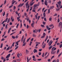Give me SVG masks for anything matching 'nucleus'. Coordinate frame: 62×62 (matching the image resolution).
I'll use <instances>...</instances> for the list:
<instances>
[{
  "instance_id": "nucleus-9",
  "label": "nucleus",
  "mask_w": 62,
  "mask_h": 62,
  "mask_svg": "<svg viewBox=\"0 0 62 62\" xmlns=\"http://www.w3.org/2000/svg\"><path fill=\"white\" fill-rule=\"evenodd\" d=\"M16 2V1H14V0H13L12 1V3L11 4V5H13Z\"/></svg>"
},
{
  "instance_id": "nucleus-21",
  "label": "nucleus",
  "mask_w": 62,
  "mask_h": 62,
  "mask_svg": "<svg viewBox=\"0 0 62 62\" xmlns=\"http://www.w3.org/2000/svg\"><path fill=\"white\" fill-rule=\"evenodd\" d=\"M10 48V46H9L7 48V49H6V51H8V50H9Z\"/></svg>"
},
{
  "instance_id": "nucleus-34",
  "label": "nucleus",
  "mask_w": 62,
  "mask_h": 62,
  "mask_svg": "<svg viewBox=\"0 0 62 62\" xmlns=\"http://www.w3.org/2000/svg\"><path fill=\"white\" fill-rule=\"evenodd\" d=\"M27 16H26V18H27V21H28V20H29V17H27Z\"/></svg>"
},
{
  "instance_id": "nucleus-27",
  "label": "nucleus",
  "mask_w": 62,
  "mask_h": 62,
  "mask_svg": "<svg viewBox=\"0 0 62 62\" xmlns=\"http://www.w3.org/2000/svg\"><path fill=\"white\" fill-rule=\"evenodd\" d=\"M8 24H7L5 26V28L7 29L8 28Z\"/></svg>"
},
{
  "instance_id": "nucleus-22",
  "label": "nucleus",
  "mask_w": 62,
  "mask_h": 62,
  "mask_svg": "<svg viewBox=\"0 0 62 62\" xmlns=\"http://www.w3.org/2000/svg\"><path fill=\"white\" fill-rule=\"evenodd\" d=\"M43 15L44 16V17H46V14H45V13H43Z\"/></svg>"
},
{
  "instance_id": "nucleus-60",
  "label": "nucleus",
  "mask_w": 62,
  "mask_h": 62,
  "mask_svg": "<svg viewBox=\"0 0 62 62\" xmlns=\"http://www.w3.org/2000/svg\"><path fill=\"white\" fill-rule=\"evenodd\" d=\"M46 27L47 29H48V28H49V26H48V25L46 26Z\"/></svg>"
},
{
  "instance_id": "nucleus-42",
  "label": "nucleus",
  "mask_w": 62,
  "mask_h": 62,
  "mask_svg": "<svg viewBox=\"0 0 62 62\" xmlns=\"http://www.w3.org/2000/svg\"><path fill=\"white\" fill-rule=\"evenodd\" d=\"M7 2V1L6 0H5L4 1V4L5 5V4H6V3Z\"/></svg>"
},
{
  "instance_id": "nucleus-20",
  "label": "nucleus",
  "mask_w": 62,
  "mask_h": 62,
  "mask_svg": "<svg viewBox=\"0 0 62 62\" xmlns=\"http://www.w3.org/2000/svg\"><path fill=\"white\" fill-rule=\"evenodd\" d=\"M32 36L33 37H36V35L35 34V33H34L32 35Z\"/></svg>"
},
{
  "instance_id": "nucleus-50",
  "label": "nucleus",
  "mask_w": 62,
  "mask_h": 62,
  "mask_svg": "<svg viewBox=\"0 0 62 62\" xmlns=\"http://www.w3.org/2000/svg\"><path fill=\"white\" fill-rule=\"evenodd\" d=\"M57 22L58 23H59V22H60V20H59V18L58 19Z\"/></svg>"
},
{
  "instance_id": "nucleus-58",
  "label": "nucleus",
  "mask_w": 62,
  "mask_h": 62,
  "mask_svg": "<svg viewBox=\"0 0 62 62\" xmlns=\"http://www.w3.org/2000/svg\"><path fill=\"white\" fill-rule=\"evenodd\" d=\"M28 28H29V25H27V29H28Z\"/></svg>"
},
{
  "instance_id": "nucleus-54",
  "label": "nucleus",
  "mask_w": 62,
  "mask_h": 62,
  "mask_svg": "<svg viewBox=\"0 0 62 62\" xmlns=\"http://www.w3.org/2000/svg\"><path fill=\"white\" fill-rule=\"evenodd\" d=\"M32 42L31 41L30 42V46H31V44H32Z\"/></svg>"
},
{
  "instance_id": "nucleus-10",
  "label": "nucleus",
  "mask_w": 62,
  "mask_h": 62,
  "mask_svg": "<svg viewBox=\"0 0 62 62\" xmlns=\"http://www.w3.org/2000/svg\"><path fill=\"white\" fill-rule=\"evenodd\" d=\"M53 45L50 46H49L48 47V49H49V50H50L53 47Z\"/></svg>"
},
{
  "instance_id": "nucleus-5",
  "label": "nucleus",
  "mask_w": 62,
  "mask_h": 62,
  "mask_svg": "<svg viewBox=\"0 0 62 62\" xmlns=\"http://www.w3.org/2000/svg\"><path fill=\"white\" fill-rule=\"evenodd\" d=\"M37 6H37V4H35L33 6L34 8H33V9H35V10L36 9V7H37Z\"/></svg>"
},
{
  "instance_id": "nucleus-31",
  "label": "nucleus",
  "mask_w": 62,
  "mask_h": 62,
  "mask_svg": "<svg viewBox=\"0 0 62 62\" xmlns=\"http://www.w3.org/2000/svg\"><path fill=\"white\" fill-rule=\"evenodd\" d=\"M19 23H18L17 24L16 26V28H18V27L19 26Z\"/></svg>"
},
{
  "instance_id": "nucleus-17",
  "label": "nucleus",
  "mask_w": 62,
  "mask_h": 62,
  "mask_svg": "<svg viewBox=\"0 0 62 62\" xmlns=\"http://www.w3.org/2000/svg\"><path fill=\"white\" fill-rule=\"evenodd\" d=\"M23 37H24V36L23 35V37L21 39V41H23Z\"/></svg>"
},
{
  "instance_id": "nucleus-40",
  "label": "nucleus",
  "mask_w": 62,
  "mask_h": 62,
  "mask_svg": "<svg viewBox=\"0 0 62 62\" xmlns=\"http://www.w3.org/2000/svg\"><path fill=\"white\" fill-rule=\"evenodd\" d=\"M16 8V7H15V6H14V10H15V9Z\"/></svg>"
},
{
  "instance_id": "nucleus-56",
  "label": "nucleus",
  "mask_w": 62,
  "mask_h": 62,
  "mask_svg": "<svg viewBox=\"0 0 62 62\" xmlns=\"http://www.w3.org/2000/svg\"><path fill=\"white\" fill-rule=\"evenodd\" d=\"M38 61H41V59H39L37 60Z\"/></svg>"
},
{
  "instance_id": "nucleus-57",
  "label": "nucleus",
  "mask_w": 62,
  "mask_h": 62,
  "mask_svg": "<svg viewBox=\"0 0 62 62\" xmlns=\"http://www.w3.org/2000/svg\"><path fill=\"white\" fill-rule=\"evenodd\" d=\"M39 4H40V3L39 2L38 4H37V6H39Z\"/></svg>"
},
{
  "instance_id": "nucleus-1",
  "label": "nucleus",
  "mask_w": 62,
  "mask_h": 62,
  "mask_svg": "<svg viewBox=\"0 0 62 62\" xmlns=\"http://www.w3.org/2000/svg\"><path fill=\"white\" fill-rule=\"evenodd\" d=\"M56 50V48H54V49H51V54H55L56 53V51H54Z\"/></svg>"
},
{
  "instance_id": "nucleus-29",
  "label": "nucleus",
  "mask_w": 62,
  "mask_h": 62,
  "mask_svg": "<svg viewBox=\"0 0 62 62\" xmlns=\"http://www.w3.org/2000/svg\"><path fill=\"white\" fill-rule=\"evenodd\" d=\"M62 52H61V53H60L59 55H58V57H60V55H61L62 54Z\"/></svg>"
},
{
  "instance_id": "nucleus-12",
  "label": "nucleus",
  "mask_w": 62,
  "mask_h": 62,
  "mask_svg": "<svg viewBox=\"0 0 62 62\" xmlns=\"http://www.w3.org/2000/svg\"><path fill=\"white\" fill-rule=\"evenodd\" d=\"M15 46L16 47V48L15 49V50H17V49L18 48V47H19V46H17V45H15Z\"/></svg>"
},
{
  "instance_id": "nucleus-25",
  "label": "nucleus",
  "mask_w": 62,
  "mask_h": 62,
  "mask_svg": "<svg viewBox=\"0 0 62 62\" xmlns=\"http://www.w3.org/2000/svg\"><path fill=\"white\" fill-rule=\"evenodd\" d=\"M41 26L42 27L44 28L45 27V26H44V25L42 24L41 25Z\"/></svg>"
},
{
  "instance_id": "nucleus-2",
  "label": "nucleus",
  "mask_w": 62,
  "mask_h": 62,
  "mask_svg": "<svg viewBox=\"0 0 62 62\" xmlns=\"http://www.w3.org/2000/svg\"><path fill=\"white\" fill-rule=\"evenodd\" d=\"M59 26L60 27L61 29L62 28V22H60L59 23Z\"/></svg>"
},
{
  "instance_id": "nucleus-41",
  "label": "nucleus",
  "mask_w": 62,
  "mask_h": 62,
  "mask_svg": "<svg viewBox=\"0 0 62 62\" xmlns=\"http://www.w3.org/2000/svg\"><path fill=\"white\" fill-rule=\"evenodd\" d=\"M15 13H16V15H18V11H16V12H15Z\"/></svg>"
},
{
  "instance_id": "nucleus-62",
  "label": "nucleus",
  "mask_w": 62,
  "mask_h": 62,
  "mask_svg": "<svg viewBox=\"0 0 62 62\" xmlns=\"http://www.w3.org/2000/svg\"><path fill=\"white\" fill-rule=\"evenodd\" d=\"M41 51H42V49H40L39 50V52H41Z\"/></svg>"
},
{
  "instance_id": "nucleus-30",
  "label": "nucleus",
  "mask_w": 62,
  "mask_h": 62,
  "mask_svg": "<svg viewBox=\"0 0 62 62\" xmlns=\"http://www.w3.org/2000/svg\"><path fill=\"white\" fill-rule=\"evenodd\" d=\"M25 42V39H24V40H23V43H24Z\"/></svg>"
},
{
  "instance_id": "nucleus-51",
  "label": "nucleus",
  "mask_w": 62,
  "mask_h": 62,
  "mask_svg": "<svg viewBox=\"0 0 62 62\" xmlns=\"http://www.w3.org/2000/svg\"><path fill=\"white\" fill-rule=\"evenodd\" d=\"M16 44L17 45H19V44H18V42H16Z\"/></svg>"
},
{
  "instance_id": "nucleus-59",
  "label": "nucleus",
  "mask_w": 62,
  "mask_h": 62,
  "mask_svg": "<svg viewBox=\"0 0 62 62\" xmlns=\"http://www.w3.org/2000/svg\"><path fill=\"white\" fill-rule=\"evenodd\" d=\"M1 59L2 60H3V59H4V58L3 57V56H2L1 57Z\"/></svg>"
},
{
  "instance_id": "nucleus-4",
  "label": "nucleus",
  "mask_w": 62,
  "mask_h": 62,
  "mask_svg": "<svg viewBox=\"0 0 62 62\" xmlns=\"http://www.w3.org/2000/svg\"><path fill=\"white\" fill-rule=\"evenodd\" d=\"M8 20V18H7L5 20H4L3 21V22L2 23V24H3L4 23H5H5H6V22H7Z\"/></svg>"
},
{
  "instance_id": "nucleus-15",
  "label": "nucleus",
  "mask_w": 62,
  "mask_h": 62,
  "mask_svg": "<svg viewBox=\"0 0 62 62\" xmlns=\"http://www.w3.org/2000/svg\"><path fill=\"white\" fill-rule=\"evenodd\" d=\"M11 30V28H9L8 31V33H9V32H10V31Z\"/></svg>"
},
{
  "instance_id": "nucleus-52",
  "label": "nucleus",
  "mask_w": 62,
  "mask_h": 62,
  "mask_svg": "<svg viewBox=\"0 0 62 62\" xmlns=\"http://www.w3.org/2000/svg\"><path fill=\"white\" fill-rule=\"evenodd\" d=\"M46 23L45 22H43V24L44 25H45V23Z\"/></svg>"
},
{
  "instance_id": "nucleus-26",
  "label": "nucleus",
  "mask_w": 62,
  "mask_h": 62,
  "mask_svg": "<svg viewBox=\"0 0 62 62\" xmlns=\"http://www.w3.org/2000/svg\"><path fill=\"white\" fill-rule=\"evenodd\" d=\"M3 43H1V45L0 46V48H2V47H3Z\"/></svg>"
},
{
  "instance_id": "nucleus-43",
  "label": "nucleus",
  "mask_w": 62,
  "mask_h": 62,
  "mask_svg": "<svg viewBox=\"0 0 62 62\" xmlns=\"http://www.w3.org/2000/svg\"><path fill=\"white\" fill-rule=\"evenodd\" d=\"M62 47V44H61L60 45L59 47L60 48H61Z\"/></svg>"
},
{
  "instance_id": "nucleus-49",
  "label": "nucleus",
  "mask_w": 62,
  "mask_h": 62,
  "mask_svg": "<svg viewBox=\"0 0 62 62\" xmlns=\"http://www.w3.org/2000/svg\"><path fill=\"white\" fill-rule=\"evenodd\" d=\"M24 5V3H22V4L21 5V7H22L23 6V5Z\"/></svg>"
},
{
  "instance_id": "nucleus-53",
  "label": "nucleus",
  "mask_w": 62,
  "mask_h": 62,
  "mask_svg": "<svg viewBox=\"0 0 62 62\" xmlns=\"http://www.w3.org/2000/svg\"><path fill=\"white\" fill-rule=\"evenodd\" d=\"M33 60H34V61H36L37 60V59L35 58V59H33Z\"/></svg>"
},
{
  "instance_id": "nucleus-64",
  "label": "nucleus",
  "mask_w": 62,
  "mask_h": 62,
  "mask_svg": "<svg viewBox=\"0 0 62 62\" xmlns=\"http://www.w3.org/2000/svg\"><path fill=\"white\" fill-rule=\"evenodd\" d=\"M8 13H7L6 15V17H8Z\"/></svg>"
},
{
  "instance_id": "nucleus-61",
  "label": "nucleus",
  "mask_w": 62,
  "mask_h": 62,
  "mask_svg": "<svg viewBox=\"0 0 62 62\" xmlns=\"http://www.w3.org/2000/svg\"><path fill=\"white\" fill-rule=\"evenodd\" d=\"M12 7H13V5H12L10 6L9 7V8H12Z\"/></svg>"
},
{
  "instance_id": "nucleus-55",
  "label": "nucleus",
  "mask_w": 62,
  "mask_h": 62,
  "mask_svg": "<svg viewBox=\"0 0 62 62\" xmlns=\"http://www.w3.org/2000/svg\"><path fill=\"white\" fill-rule=\"evenodd\" d=\"M52 18H49V20L50 21V22L51 21V20H52Z\"/></svg>"
},
{
  "instance_id": "nucleus-3",
  "label": "nucleus",
  "mask_w": 62,
  "mask_h": 62,
  "mask_svg": "<svg viewBox=\"0 0 62 62\" xmlns=\"http://www.w3.org/2000/svg\"><path fill=\"white\" fill-rule=\"evenodd\" d=\"M29 1H27V3H26L25 4V6H28V7L27 8H29V7H30V6H29V4H28V2Z\"/></svg>"
},
{
  "instance_id": "nucleus-32",
  "label": "nucleus",
  "mask_w": 62,
  "mask_h": 62,
  "mask_svg": "<svg viewBox=\"0 0 62 62\" xmlns=\"http://www.w3.org/2000/svg\"><path fill=\"white\" fill-rule=\"evenodd\" d=\"M17 57H18V58H19V57H20V56H19V53L18 54L17 56Z\"/></svg>"
},
{
  "instance_id": "nucleus-14",
  "label": "nucleus",
  "mask_w": 62,
  "mask_h": 62,
  "mask_svg": "<svg viewBox=\"0 0 62 62\" xmlns=\"http://www.w3.org/2000/svg\"><path fill=\"white\" fill-rule=\"evenodd\" d=\"M29 53V51H28V50H27L26 49V54H28Z\"/></svg>"
},
{
  "instance_id": "nucleus-35",
  "label": "nucleus",
  "mask_w": 62,
  "mask_h": 62,
  "mask_svg": "<svg viewBox=\"0 0 62 62\" xmlns=\"http://www.w3.org/2000/svg\"><path fill=\"white\" fill-rule=\"evenodd\" d=\"M12 39H14L15 38V36H12Z\"/></svg>"
},
{
  "instance_id": "nucleus-16",
  "label": "nucleus",
  "mask_w": 62,
  "mask_h": 62,
  "mask_svg": "<svg viewBox=\"0 0 62 62\" xmlns=\"http://www.w3.org/2000/svg\"><path fill=\"white\" fill-rule=\"evenodd\" d=\"M58 4L59 5H60V4H61V1L60 0L59 2H58Z\"/></svg>"
},
{
  "instance_id": "nucleus-38",
  "label": "nucleus",
  "mask_w": 62,
  "mask_h": 62,
  "mask_svg": "<svg viewBox=\"0 0 62 62\" xmlns=\"http://www.w3.org/2000/svg\"><path fill=\"white\" fill-rule=\"evenodd\" d=\"M12 51H13V50H12H12H10V51H9L8 53H11V52Z\"/></svg>"
},
{
  "instance_id": "nucleus-47",
  "label": "nucleus",
  "mask_w": 62,
  "mask_h": 62,
  "mask_svg": "<svg viewBox=\"0 0 62 62\" xmlns=\"http://www.w3.org/2000/svg\"><path fill=\"white\" fill-rule=\"evenodd\" d=\"M40 9H41V8H40L38 10V11H39V10H40Z\"/></svg>"
},
{
  "instance_id": "nucleus-63",
  "label": "nucleus",
  "mask_w": 62,
  "mask_h": 62,
  "mask_svg": "<svg viewBox=\"0 0 62 62\" xmlns=\"http://www.w3.org/2000/svg\"><path fill=\"white\" fill-rule=\"evenodd\" d=\"M5 12H4L3 13V16H5Z\"/></svg>"
},
{
  "instance_id": "nucleus-18",
  "label": "nucleus",
  "mask_w": 62,
  "mask_h": 62,
  "mask_svg": "<svg viewBox=\"0 0 62 62\" xmlns=\"http://www.w3.org/2000/svg\"><path fill=\"white\" fill-rule=\"evenodd\" d=\"M34 53H37V52H38V51L36 49H34Z\"/></svg>"
},
{
  "instance_id": "nucleus-7",
  "label": "nucleus",
  "mask_w": 62,
  "mask_h": 62,
  "mask_svg": "<svg viewBox=\"0 0 62 62\" xmlns=\"http://www.w3.org/2000/svg\"><path fill=\"white\" fill-rule=\"evenodd\" d=\"M10 56V54H9L6 57V58H9Z\"/></svg>"
},
{
  "instance_id": "nucleus-48",
  "label": "nucleus",
  "mask_w": 62,
  "mask_h": 62,
  "mask_svg": "<svg viewBox=\"0 0 62 62\" xmlns=\"http://www.w3.org/2000/svg\"><path fill=\"white\" fill-rule=\"evenodd\" d=\"M10 18H9L8 20V21L7 23H8L9 22V20H10Z\"/></svg>"
},
{
  "instance_id": "nucleus-33",
  "label": "nucleus",
  "mask_w": 62,
  "mask_h": 62,
  "mask_svg": "<svg viewBox=\"0 0 62 62\" xmlns=\"http://www.w3.org/2000/svg\"><path fill=\"white\" fill-rule=\"evenodd\" d=\"M21 5H22V3H20V5H19L18 6V8H19V7H20V6H21Z\"/></svg>"
},
{
  "instance_id": "nucleus-13",
  "label": "nucleus",
  "mask_w": 62,
  "mask_h": 62,
  "mask_svg": "<svg viewBox=\"0 0 62 62\" xmlns=\"http://www.w3.org/2000/svg\"><path fill=\"white\" fill-rule=\"evenodd\" d=\"M46 45V43H45L44 44V45L42 46V48H45V47Z\"/></svg>"
},
{
  "instance_id": "nucleus-8",
  "label": "nucleus",
  "mask_w": 62,
  "mask_h": 62,
  "mask_svg": "<svg viewBox=\"0 0 62 62\" xmlns=\"http://www.w3.org/2000/svg\"><path fill=\"white\" fill-rule=\"evenodd\" d=\"M44 4L45 5L47 6V4H48V3L47 2V1L46 0H45Z\"/></svg>"
},
{
  "instance_id": "nucleus-46",
  "label": "nucleus",
  "mask_w": 62,
  "mask_h": 62,
  "mask_svg": "<svg viewBox=\"0 0 62 62\" xmlns=\"http://www.w3.org/2000/svg\"><path fill=\"white\" fill-rule=\"evenodd\" d=\"M39 55H40L41 54V52H39Z\"/></svg>"
},
{
  "instance_id": "nucleus-36",
  "label": "nucleus",
  "mask_w": 62,
  "mask_h": 62,
  "mask_svg": "<svg viewBox=\"0 0 62 62\" xmlns=\"http://www.w3.org/2000/svg\"><path fill=\"white\" fill-rule=\"evenodd\" d=\"M54 8V6H52L51 7V9H53Z\"/></svg>"
},
{
  "instance_id": "nucleus-44",
  "label": "nucleus",
  "mask_w": 62,
  "mask_h": 62,
  "mask_svg": "<svg viewBox=\"0 0 62 62\" xmlns=\"http://www.w3.org/2000/svg\"><path fill=\"white\" fill-rule=\"evenodd\" d=\"M44 20L45 21H46V22H47V20H46V17H45L44 18Z\"/></svg>"
},
{
  "instance_id": "nucleus-45",
  "label": "nucleus",
  "mask_w": 62,
  "mask_h": 62,
  "mask_svg": "<svg viewBox=\"0 0 62 62\" xmlns=\"http://www.w3.org/2000/svg\"><path fill=\"white\" fill-rule=\"evenodd\" d=\"M27 62H29V61H28V56H27Z\"/></svg>"
},
{
  "instance_id": "nucleus-23",
  "label": "nucleus",
  "mask_w": 62,
  "mask_h": 62,
  "mask_svg": "<svg viewBox=\"0 0 62 62\" xmlns=\"http://www.w3.org/2000/svg\"><path fill=\"white\" fill-rule=\"evenodd\" d=\"M59 9H60V8H57L56 9V11H59Z\"/></svg>"
},
{
  "instance_id": "nucleus-24",
  "label": "nucleus",
  "mask_w": 62,
  "mask_h": 62,
  "mask_svg": "<svg viewBox=\"0 0 62 62\" xmlns=\"http://www.w3.org/2000/svg\"><path fill=\"white\" fill-rule=\"evenodd\" d=\"M31 38L30 37L27 40L26 42H28L29 40H30V39Z\"/></svg>"
},
{
  "instance_id": "nucleus-19",
  "label": "nucleus",
  "mask_w": 62,
  "mask_h": 62,
  "mask_svg": "<svg viewBox=\"0 0 62 62\" xmlns=\"http://www.w3.org/2000/svg\"><path fill=\"white\" fill-rule=\"evenodd\" d=\"M26 42L24 43H23L22 45V46H25V45L26 44Z\"/></svg>"
},
{
  "instance_id": "nucleus-39",
  "label": "nucleus",
  "mask_w": 62,
  "mask_h": 62,
  "mask_svg": "<svg viewBox=\"0 0 62 62\" xmlns=\"http://www.w3.org/2000/svg\"><path fill=\"white\" fill-rule=\"evenodd\" d=\"M50 9H48V13L49 14L50 13Z\"/></svg>"
},
{
  "instance_id": "nucleus-37",
  "label": "nucleus",
  "mask_w": 62,
  "mask_h": 62,
  "mask_svg": "<svg viewBox=\"0 0 62 62\" xmlns=\"http://www.w3.org/2000/svg\"><path fill=\"white\" fill-rule=\"evenodd\" d=\"M59 52V49H58L57 50V54H58Z\"/></svg>"
},
{
  "instance_id": "nucleus-11",
  "label": "nucleus",
  "mask_w": 62,
  "mask_h": 62,
  "mask_svg": "<svg viewBox=\"0 0 62 62\" xmlns=\"http://www.w3.org/2000/svg\"><path fill=\"white\" fill-rule=\"evenodd\" d=\"M52 44L51 43V42L50 41H49L48 43V44L49 46H51V45H52Z\"/></svg>"
},
{
  "instance_id": "nucleus-28",
  "label": "nucleus",
  "mask_w": 62,
  "mask_h": 62,
  "mask_svg": "<svg viewBox=\"0 0 62 62\" xmlns=\"http://www.w3.org/2000/svg\"><path fill=\"white\" fill-rule=\"evenodd\" d=\"M31 25L32 27L33 28L34 27V23H32L31 24Z\"/></svg>"
},
{
  "instance_id": "nucleus-6",
  "label": "nucleus",
  "mask_w": 62,
  "mask_h": 62,
  "mask_svg": "<svg viewBox=\"0 0 62 62\" xmlns=\"http://www.w3.org/2000/svg\"><path fill=\"white\" fill-rule=\"evenodd\" d=\"M46 36V33H44L43 34V36H41V39H42L43 38H45V36Z\"/></svg>"
}]
</instances>
